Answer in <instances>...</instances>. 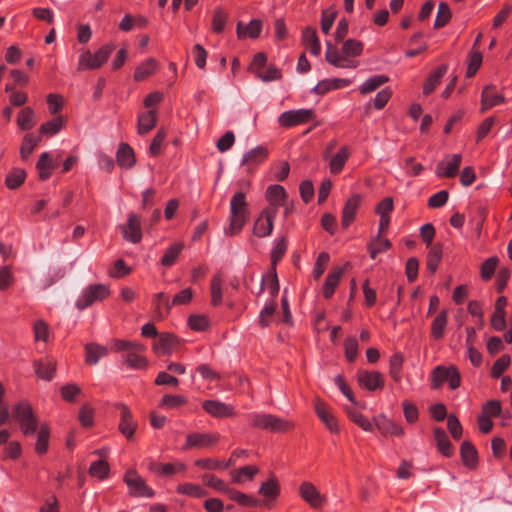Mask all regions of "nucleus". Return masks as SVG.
<instances>
[{
    "label": "nucleus",
    "instance_id": "nucleus-59",
    "mask_svg": "<svg viewBox=\"0 0 512 512\" xmlns=\"http://www.w3.org/2000/svg\"><path fill=\"white\" fill-rule=\"evenodd\" d=\"M110 471V467L107 461L105 460H97L91 463L89 467V474L92 477L98 478L100 480H104L108 477Z\"/></svg>",
    "mask_w": 512,
    "mask_h": 512
},
{
    "label": "nucleus",
    "instance_id": "nucleus-42",
    "mask_svg": "<svg viewBox=\"0 0 512 512\" xmlns=\"http://www.w3.org/2000/svg\"><path fill=\"white\" fill-rule=\"evenodd\" d=\"M427 255L426 266L430 273H435L442 259L443 247L442 244L436 243L429 247Z\"/></svg>",
    "mask_w": 512,
    "mask_h": 512
},
{
    "label": "nucleus",
    "instance_id": "nucleus-47",
    "mask_svg": "<svg viewBox=\"0 0 512 512\" xmlns=\"http://www.w3.org/2000/svg\"><path fill=\"white\" fill-rule=\"evenodd\" d=\"M287 240L285 237L275 239L274 246L270 253L271 267L275 269L277 263L283 258L287 251Z\"/></svg>",
    "mask_w": 512,
    "mask_h": 512
},
{
    "label": "nucleus",
    "instance_id": "nucleus-44",
    "mask_svg": "<svg viewBox=\"0 0 512 512\" xmlns=\"http://www.w3.org/2000/svg\"><path fill=\"white\" fill-rule=\"evenodd\" d=\"M349 158V149L347 146H343L340 150L331 158L329 163L330 172L332 174H338L342 171L346 161Z\"/></svg>",
    "mask_w": 512,
    "mask_h": 512
},
{
    "label": "nucleus",
    "instance_id": "nucleus-63",
    "mask_svg": "<svg viewBox=\"0 0 512 512\" xmlns=\"http://www.w3.org/2000/svg\"><path fill=\"white\" fill-rule=\"evenodd\" d=\"M273 273L263 277L261 282V290L267 289L272 298H274L279 292V282L276 274V270L272 269Z\"/></svg>",
    "mask_w": 512,
    "mask_h": 512
},
{
    "label": "nucleus",
    "instance_id": "nucleus-38",
    "mask_svg": "<svg viewBox=\"0 0 512 512\" xmlns=\"http://www.w3.org/2000/svg\"><path fill=\"white\" fill-rule=\"evenodd\" d=\"M35 125V112L34 109L26 106L23 107L17 115V126L22 131H28Z\"/></svg>",
    "mask_w": 512,
    "mask_h": 512
},
{
    "label": "nucleus",
    "instance_id": "nucleus-21",
    "mask_svg": "<svg viewBox=\"0 0 512 512\" xmlns=\"http://www.w3.org/2000/svg\"><path fill=\"white\" fill-rule=\"evenodd\" d=\"M269 151L267 147L259 145L248 152L242 158L241 165L247 166L248 169H254L262 164L268 157Z\"/></svg>",
    "mask_w": 512,
    "mask_h": 512
},
{
    "label": "nucleus",
    "instance_id": "nucleus-20",
    "mask_svg": "<svg viewBox=\"0 0 512 512\" xmlns=\"http://www.w3.org/2000/svg\"><path fill=\"white\" fill-rule=\"evenodd\" d=\"M202 408L215 418L233 417L236 415L234 406L218 400H205L202 403Z\"/></svg>",
    "mask_w": 512,
    "mask_h": 512
},
{
    "label": "nucleus",
    "instance_id": "nucleus-53",
    "mask_svg": "<svg viewBox=\"0 0 512 512\" xmlns=\"http://www.w3.org/2000/svg\"><path fill=\"white\" fill-rule=\"evenodd\" d=\"M326 60L336 66L341 68H355L357 67V62L355 61H348L343 56H341L338 51L332 50L330 47H328V50L326 52Z\"/></svg>",
    "mask_w": 512,
    "mask_h": 512
},
{
    "label": "nucleus",
    "instance_id": "nucleus-64",
    "mask_svg": "<svg viewBox=\"0 0 512 512\" xmlns=\"http://www.w3.org/2000/svg\"><path fill=\"white\" fill-rule=\"evenodd\" d=\"M26 173L21 168H15L8 173L5 179V184L9 189L18 188L25 180Z\"/></svg>",
    "mask_w": 512,
    "mask_h": 512
},
{
    "label": "nucleus",
    "instance_id": "nucleus-45",
    "mask_svg": "<svg viewBox=\"0 0 512 512\" xmlns=\"http://www.w3.org/2000/svg\"><path fill=\"white\" fill-rule=\"evenodd\" d=\"M258 473V468L253 465H247L230 472L232 482L240 484L245 480H251Z\"/></svg>",
    "mask_w": 512,
    "mask_h": 512
},
{
    "label": "nucleus",
    "instance_id": "nucleus-17",
    "mask_svg": "<svg viewBox=\"0 0 512 512\" xmlns=\"http://www.w3.org/2000/svg\"><path fill=\"white\" fill-rule=\"evenodd\" d=\"M314 408L318 418L325 424L331 433H338L340 431L336 417L324 401L316 399Z\"/></svg>",
    "mask_w": 512,
    "mask_h": 512
},
{
    "label": "nucleus",
    "instance_id": "nucleus-26",
    "mask_svg": "<svg viewBox=\"0 0 512 512\" xmlns=\"http://www.w3.org/2000/svg\"><path fill=\"white\" fill-rule=\"evenodd\" d=\"M434 439L438 451L445 457L449 458L454 454V448L445 432L441 427H435L433 429Z\"/></svg>",
    "mask_w": 512,
    "mask_h": 512
},
{
    "label": "nucleus",
    "instance_id": "nucleus-48",
    "mask_svg": "<svg viewBox=\"0 0 512 512\" xmlns=\"http://www.w3.org/2000/svg\"><path fill=\"white\" fill-rule=\"evenodd\" d=\"M176 492L193 498H203L208 494L207 490L194 483L179 484L176 488Z\"/></svg>",
    "mask_w": 512,
    "mask_h": 512
},
{
    "label": "nucleus",
    "instance_id": "nucleus-19",
    "mask_svg": "<svg viewBox=\"0 0 512 512\" xmlns=\"http://www.w3.org/2000/svg\"><path fill=\"white\" fill-rule=\"evenodd\" d=\"M357 380L359 385L368 391H375L384 387L383 375L378 371L361 370L357 374Z\"/></svg>",
    "mask_w": 512,
    "mask_h": 512
},
{
    "label": "nucleus",
    "instance_id": "nucleus-13",
    "mask_svg": "<svg viewBox=\"0 0 512 512\" xmlns=\"http://www.w3.org/2000/svg\"><path fill=\"white\" fill-rule=\"evenodd\" d=\"M114 407L120 410L119 431L127 440L133 439L137 429V422L134 421L131 410L123 403H116Z\"/></svg>",
    "mask_w": 512,
    "mask_h": 512
},
{
    "label": "nucleus",
    "instance_id": "nucleus-60",
    "mask_svg": "<svg viewBox=\"0 0 512 512\" xmlns=\"http://www.w3.org/2000/svg\"><path fill=\"white\" fill-rule=\"evenodd\" d=\"M95 410L89 403H84L78 415L80 424L85 428H90L94 425Z\"/></svg>",
    "mask_w": 512,
    "mask_h": 512
},
{
    "label": "nucleus",
    "instance_id": "nucleus-49",
    "mask_svg": "<svg viewBox=\"0 0 512 512\" xmlns=\"http://www.w3.org/2000/svg\"><path fill=\"white\" fill-rule=\"evenodd\" d=\"M148 20L143 16L132 17L126 15L120 22L119 27L124 31L147 28Z\"/></svg>",
    "mask_w": 512,
    "mask_h": 512
},
{
    "label": "nucleus",
    "instance_id": "nucleus-40",
    "mask_svg": "<svg viewBox=\"0 0 512 512\" xmlns=\"http://www.w3.org/2000/svg\"><path fill=\"white\" fill-rule=\"evenodd\" d=\"M448 323V311L442 310L431 324V336L435 340H440L444 336L445 328Z\"/></svg>",
    "mask_w": 512,
    "mask_h": 512
},
{
    "label": "nucleus",
    "instance_id": "nucleus-14",
    "mask_svg": "<svg viewBox=\"0 0 512 512\" xmlns=\"http://www.w3.org/2000/svg\"><path fill=\"white\" fill-rule=\"evenodd\" d=\"M461 161V154L446 155L445 158L441 160L436 166V176L439 178H452L456 176L461 165Z\"/></svg>",
    "mask_w": 512,
    "mask_h": 512
},
{
    "label": "nucleus",
    "instance_id": "nucleus-28",
    "mask_svg": "<svg viewBox=\"0 0 512 512\" xmlns=\"http://www.w3.org/2000/svg\"><path fill=\"white\" fill-rule=\"evenodd\" d=\"M376 427L383 435H392L397 437H402L404 435V429L402 426L391 419H388L384 415H380L376 420Z\"/></svg>",
    "mask_w": 512,
    "mask_h": 512
},
{
    "label": "nucleus",
    "instance_id": "nucleus-30",
    "mask_svg": "<svg viewBox=\"0 0 512 512\" xmlns=\"http://www.w3.org/2000/svg\"><path fill=\"white\" fill-rule=\"evenodd\" d=\"M460 455L462 463L469 469H474L478 463V453L475 446L469 442L464 441L460 447Z\"/></svg>",
    "mask_w": 512,
    "mask_h": 512
},
{
    "label": "nucleus",
    "instance_id": "nucleus-62",
    "mask_svg": "<svg viewBox=\"0 0 512 512\" xmlns=\"http://www.w3.org/2000/svg\"><path fill=\"white\" fill-rule=\"evenodd\" d=\"M86 351V363L95 365L101 357H103L107 350L105 347L95 344H89L85 347Z\"/></svg>",
    "mask_w": 512,
    "mask_h": 512
},
{
    "label": "nucleus",
    "instance_id": "nucleus-22",
    "mask_svg": "<svg viewBox=\"0 0 512 512\" xmlns=\"http://www.w3.org/2000/svg\"><path fill=\"white\" fill-rule=\"evenodd\" d=\"M178 344V338L172 333H161L152 345L157 355H170L173 348Z\"/></svg>",
    "mask_w": 512,
    "mask_h": 512
},
{
    "label": "nucleus",
    "instance_id": "nucleus-5",
    "mask_svg": "<svg viewBox=\"0 0 512 512\" xmlns=\"http://www.w3.org/2000/svg\"><path fill=\"white\" fill-rule=\"evenodd\" d=\"M445 382L448 383L451 390H455L461 385V375L456 366H436L431 373V388L439 389Z\"/></svg>",
    "mask_w": 512,
    "mask_h": 512
},
{
    "label": "nucleus",
    "instance_id": "nucleus-50",
    "mask_svg": "<svg viewBox=\"0 0 512 512\" xmlns=\"http://www.w3.org/2000/svg\"><path fill=\"white\" fill-rule=\"evenodd\" d=\"M187 403L188 399L183 395L165 394L159 402V407L165 409H175L182 407Z\"/></svg>",
    "mask_w": 512,
    "mask_h": 512
},
{
    "label": "nucleus",
    "instance_id": "nucleus-29",
    "mask_svg": "<svg viewBox=\"0 0 512 512\" xmlns=\"http://www.w3.org/2000/svg\"><path fill=\"white\" fill-rule=\"evenodd\" d=\"M149 470L155 473L171 476L176 473L184 472L186 470V465L182 462H174V463H159L152 462L149 466Z\"/></svg>",
    "mask_w": 512,
    "mask_h": 512
},
{
    "label": "nucleus",
    "instance_id": "nucleus-36",
    "mask_svg": "<svg viewBox=\"0 0 512 512\" xmlns=\"http://www.w3.org/2000/svg\"><path fill=\"white\" fill-rule=\"evenodd\" d=\"M41 135L35 133H27L23 139L20 146V156L22 160L28 159L33 150L38 146L41 142Z\"/></svg>",
    "mask_w": 512,
    "mask_h": 512
},
{
    "label": "nucleus",
    "instance_id": "nucleus-3",
    "mask_svg": "<svg viewBox=\"0 0 512 512\" xmlns=\"http://www.w3.org/2000/svg\"><path fill=\"white\" fill-rule=\"evenodd\" d=\"M12 418L17 421L25 436L33 435L38 429V418L27 401H20L14 406Z\"/></svg>",
    "mask_w": 512,
    "mask_h": 512
},
{
    "label": "nucleus",
    "instance_id": "nucleus-37",
    "mask_svg": "<svg viewBox=\"0 0 512 512\" xmlns=\"http://www.w3.org/2000/svg\"><path fill=\"white\" fill-rule=\"evenodd\" d=\"M145 351H132L129 353H125L122 358L124 363L132 369H146L148 367V360L142 354Z\"/></svg>",
    "mask_w": 512,
    "mask_h": 512
},
{
    "label": "nucleus",
    "instance_id": "nucleus-8",
    "mask_svg": "<svg viewBox=\"0 0 512 512\" xmlns=\"http://www.w3.org/2000/svg\"><path fill=\"white\" fill-rule=\"evenodd\" d=\"M316 118L313 109L288 110L281 113L278 117V123L281 127L291 128L297 125L305 124Z\"/></svg>",
    "mask_w": 512,
    "mask_h": 512
},
{
    "label": "nucleus",
    "instance_id": "nucleus-51",
    "mask_svg": "<svg viewBox=\"0 0 512 512\" xmlns=\"http://www.w3.org/2000/svg\"><path fill=\"white\" fill-rule=\"evenodd\" d=\"M183 247L182 243H175L169 246L161 258V265L165 267H171L174 265L182 252Z\"/></svg>",
    "mask_w": 512,
    "mask_h": 512
},
{
    "label": "nucleus",
    "instance_id": "nucleus-52",
    "mask_svg": "<svg viewBox=\"0 0 512 512\" xmlns=\"http://www.w3.org/2000/svg\"><path fill=\"white\" fill-rule=\"evenodd\" d=\"M50 430L48 425L42 424L38 431L37 441L35 444V451L37 454H45L49 446Z\"/></svg>",
    "mask_w": 512,
    "mask_h": 512
},
{
    "label": "nucleus",
    "instance_id": "nucleus-54",
    "mask_svg": "<svg viewBox=\"0 0 512 512\" xmlns=\"http://www.w3.org/2000/svg\"><path fill=\"white\" fill-rule=\"evenodd\" d=\"M348 417L364 431H372L373 424L362 413L357 411L354 407L345 408Z\"/></svg>",
    "mask_w": 512,
    "mask_h": 512
},
{
    "label": "nucleus",
    "instance_id": "nucleus-16",
    "mask_svg": "<svg viewBox=\"0 0 512 512\" xmlns=\"http://www.w3.org/2000/svg\"><path fill=\"white\" fill-rule=\"evenodd\" d=\"M349 265L350 263L346 262L343 266H335L329 271L322 287V294L325 299H330L334 295L345 269Z\"/></svg>",
    "mask_w": 512,
    "mask_h": 512
},
{
    "label": "nucleus",
    "instance_id": "nucleus-23",
    "mask_svg": "<svg viewBox=\"0 0 512 512\" xmlns=\"http://www.w3.org/2000/svg\"><path fill=\"white\" fill-rule=\"evenodd\" d=\"M265 197L270 204L267 209H276L284 205L287 199V192L285 188L279 184L269 185L266 189Z\"/></svg>",
    "mask_w": 512,
    "mask_h": 512
},
{
    "label": "nucleus",
    "instance_id": "nucleus-58",
    "mask_svg": "<svg viewBox=\"0 0 512 512\" xmlns=\"http://www.w3.org/2000/svg\"><path fill=\"white\" fill-rule=\"evenodd\" d=\"M276 307V303L273 299L265 303L259 314V324L261 327L265 328L271 324Z\"/></svg>",
    "mask_w": 512,
    "mask_h": 512
},
{
    "label": "nucleus",
    "instance_id": "nucleus-12",
    "mask_svg": "<svg viewBox=\"0 0 512 512\" xmlns=\"http://www.w3.org/2000/svg\"><path fill=\"white\" fill-rule=\"evenodd\" d=\"M299 494L301 498L313 509H320L326 503L325 496H323L318 488L309 481H304L300 484Z\"/></svg>",
    "mask_w": 512,
    "mask_h": 512
},
{
    "label": "nucleus",
    "instance_id": "nucleus-15",
    "mask_svg": "<svg viewBox=\"0 0 512 512\" xmlns=\"http://www.w3.org/2000/svg\"><path fill=\"white\" fill-rule=\"evenodd\" d=\"M505 102V96L502 92L497 90L493 84L486 85L481 93V107L480 112L485 113L491 108L501 105Z\"/></svg>",
    "mask_w": 512,
    "mask_h": 512
},
{
    "label": "nucleus",
    "instance_id": "nucleus-10",
    "mask_svg": "<svg viewBox=\"0 0 512 512\" xmlns=\"http://www.w3.org/2000/svg\"><path fill=\"white\" fill-rule=\"evenodd\" d=\"M141 221L142 218L139 214L133 212L128 214L127 223L120 226V231L126 241L133 244H137L141 241Z\"/></svg>",
    "mask_w": 512,
    "mask_h": 512
},
{
    "label": "nucleus",
    "instance_id": "nucleus-33",
    "mask_svg": "<svg viewBox=\"0 0 512 512\" xmlns=\"http://www.w3.org/2000/svg\"><path fill=\"white\" fill-rule=\"evenodd\" d=\"M158 68V62L154 58H148L143 63L138 65L134 72L135 81H143L149 76L153 75Z\"/></svg>",
    "mask_w": 512,
    "mask_h": 512
},
{
    "label": "nucleus",
    "instance_id": "nucleus-41",
    "mask_svg": "<svg viewBox=\"0 0 512 512\" xmlns=\"http://www.w3.org/2000/svg\"><path fill=\"white\" fill-rule=\"evenodd\" d=\"M392 244L389 239L383 238L382 235H377L368 244L369 255L372 259H376L377 255L388 251Z\"/></svg>",
    "mask_w": 512,
    "mask_h": 512
},
{
    "label": "nucleus",
    "instance_id": "nucleus-27",
    "mask_svg": "<svg viewBox=\"0 0 512 512\" xmlns=\"http://www.w3.org/2000/svg\"><path fill=\"white\" fill-rule=\"evenodd\" d=\"M448 71L447 64H441L435 70H433L423 84V94H431L435 88L439 85L441 79Z\"/></svg>",
    "mask_w": 512,
    "mask_h": 512
},
{
    "label": "nucleus",
    "instance_id": "nucleus-6",
    "mask_svg": "<svg viewBox=\"0 0 512 512\" xmlns=\"http://www.w3.org/2000/svg\"><path fill=\"white\" fill-rule=\"evenodd\" d=\"M110 295V288L105 284H91L83 289L77 298L75 306L78 310H84L96 302L105 300Z\"/></svg>",
    "mask_w": 512,
    "mask_h": 512
},
{
    "label": "nucleus",
    "instance_id": "nucleus-39",
    "mask_svg": "<svg viewBox=\"0 0 512 512\" xmlns=\"http://www.w3.org/2000/svg\"><path fill=\"white\" fill-rule=\"evenodd\" d=\"M389 81V77L383 74H377L374 75L367 80H365L360 86H359V92L363 95L372 93L376 91L379 87L384 85Z\"/></svg>",
    "mask_w": 512,
    "mask_h": 512
},
{
    "label": "nucleus",
    "instance_id": "nucleus-35",
    "mask_svg": "<svg viewBox=\"0 0 512 512\" xmlns=\"http://www.w3.org/2000/svg\"><path fill=\"white\" fill-rule=\"evenodd\" d=\"M36 168L38 169L39 178L41 180H47L51 177L52 171L55 168V164L53 163V159L48 152H44L39 156V159L36 163Z\"/></svg>",
    "mask_w": 512,
    "mask_h": 512
},
{
    "label": "nucleus",
    "instance_id": "nucleus-43",
    "mask_svg": "<svg viewBox=\"0 0 512 512\" xmlns=\"http://www.w3.org/2000/svg\"><path fill=\"white\" fill-rule=\"evenodd\" d=\"M423 35L424 34H412L408 43V47L405 50V55L407 57L412 58L426 50L427 43L423 39Z\"/></svg>",
    "mask_w": 512,
    "mask_h": 512
},
{
    "label": "nucleus",
    "instance_id": "nucleus-57",
    "mask_svg": "<svg viewBox=\"0 0 512 512\" xmlns=\"http://www.w3.org/2000/svg\"><path fill=\"white\" fill-rule=\"evenodd\" d=\"M193 297V292L191 288H186L177 293L172 301H166L165 308L167 312L171 310L173 306L186 305L191 302Z\"/></svg>",
    "mask_w": 512,
    "mask_h": 512
},
{
    "label": "nucleus",
    "instance_id": "nucleus-18",
    "mask_svg": "<svg viewBox=\"0 0 512 512\" xmlns=\"http://www.w3.org/2000/svg\"><path fill=\"white\" fill-rule=\"evenodd\" d=\"M363 201L361 194H353L344 204L341 213V224L344 229L348 228L355 220L357 211Z\"/></svg>",
    "mask_w": 512,
    "mask_h": 512
},
{
    "label": "nucleus",
    "instance_id": "nucleus-25",
    "mask_svg": "<svg viewBox=\"0 0 512 512\" xmlns=\"http://www.w3.org/2000/svg\"><path fill=\"white\" fill-rule=\"evenodd\" d=\"M483 34H478L472 50L469 52L467 57V69H466V77L472 78L477 71L479 70L482 64V53L476 49V46L480 43L481 37Z\"/></svg>",
    "mask_w": 512,
    "mask_h": 512
},
{
    "label": "nucleus",
    "instance_id": "nucleus-61",
    "mask_svg": "<svg viewBox=\"0 0 512 512\" xmlns=\"http://www.w3.org/2000/svg\"><path fill=\"white\" fill-rule=\"evenodd\" d=\"M259 493L266 498L275 499L280 493V486L275 478H271L268 481L262 483L259 488Z\"/></svg>",
    "mask_w": 512,
    "mask_h": 512
},
{
    "label": "nucleus",
    "instance_id": "nucleus-55",
    "mask_svg": "<svg viewBox=\"0 0 512 512\" xmlns=\"http://www.w3.org/2000/svg\"><path fill=\"white\" fill-rule=\"evenodd\" d=\"M61 398L68 403H75L77 397L82 393L80 386L76 383H68L60 387Z\"/></svg>",
    "mask_w": 512,
    "mask_h": 512
},
{
    "label": "nucleus",
    "instance_id": "nucleus-1",
    "mask_svg": "<svg viewBox=\"0 0 512 512\" xmlns=\"http://www.w3.org/2000/svg\"><path fill=\"white\" fill-rule=\"evenodd\" d=\"M249 220L248 203L243 192L235 193L230 201L229 224L224 228L228 237L238 235Z\"/></svg>",
    "mask_w": 512,
    "mask_h": 512
},
{
    "label": "nucleus",
    "instance_id": "nucleus-31",
    "mask_svg": "<svg viewBox=\"0 0 512 512\" xmlns=\"http://www.w3.org/2000/svg\"><path fill=\"white\" fill-rule=\"evenodd\" d=\"M224 494H226L230 500L235 501L244 507H257L259 505V501L253 496L240 492L229 486H227Z\"/></svg>",
    "mask_w": 512,
    "mask_h": 512
},
{
    "label": "nucleus",
    "instance_id": "nucleus-2",
    "mask_svg": "<svg viewBox=\"0 0 512 512\" xmlns=\"http://www.w3.org/2000/svg\"><path fill=\"white\" fill-rule=\"evenodd\" d=\"M249 425L269 433H286L295 427L291 420L270 413L252 412L247 415Z\"/></svg>",
    "mask_w": 512,
    "mask_h": 512
},
{
    "label": "nucleus",
    "instance_id": "nucleus-4",
    "mask_svg": "<svg viewBox=\"0 0 512 512\" xmlns=\"http://www.w3.org/2000/svg\"><path fill=\"white\" fill-rule=\"evenodd\" d=\"M114 49V44L108 43L95 52L88 49L84 50L79 56L77 70L85 71L100 68L108 60Z\"/></svg>",
    "mask_w": 512,
    "mask_h": 512
},
{
    "label": "nucleus",
    "instance_id": "nucleus-24",
    "mask_svg": "<svg viewBox=\"0 0 512 512\" xmlns=\"http://www.w3.org/2000/svg\"><path fill=\"white\" fill-rule=\"evenodd\" d=\"M33 367L36 375L45 381H51L56 373V361L52 358H44L40 360H35L33 362Z\"/></svg>",
    "mask_w": 512,
    "mask_h": 512
},
{
    "label": "nucleus",
    "instance_id": "nucleus-9",
    "mask_svg": "<svg viewBox=\"0 0 512 512\" xmlns=\"http://www.w3.org/2000/svg\"><path fill=\"white\" fill-rule=\"evenodd\" d=\"M221 439L217 432H193L186 436V441L183 446L184 450L198 448L207 449L215 446Z\"/></svg>",
    "mask_w": 512,
    "mask_h": 512
},
{
    "label": "nucleus",
    "instance_id": "nucleus-34",
    "mask_svg": "<svg viewBox=\"0 0 512 512\" xmlns=\"http://www.w3.org/2000/svg\"><path fill=\"white\" fill-rule=\"evenodd\" d=\"M157 123V113L154 110H150L141 113L138 116L137 132L140 135H144L151 131Z\"/></svg>",
    "mask_w": 512,
    "mask_h": 512
},
{
    "label": "nucleus",
    "instance_id": "nucleus-32",
    "mask_svg": "<svg viewBox=\"0 0 512 512\" xmlns=\"http://www.w3.org/2000/svg\"><path fill=\"white\" fill-rule=\"evenodd\" d=\"M116 159L120 167H133L135 164V154L131 146L126 143H121L116 153Z\"/></svg>",
    "mask_w": 512,
    "mask_h": 512
},
{
    "label": "nucleus",
    "instance_id": "nucleus-11",
    "mask_svg": "<svg viewBox=\"0 0 512 512\" xmlns=\"http://www.w3.org/2000/svg\"><path fill=\"white\" fill-rule=\"evenodd\" d=\"M276 215V209H264L254 222L253 234L259 238L270 236Z\"/></svg>",
    "mask_w": 512,
    "mask_h": 512
},
{
    "label": "nucleus",
    "instance_id": "nucleus-46",
    "mask_svg": "<svg viewBox=\"0 0 512 512\" xmlns=\"http://www.w3.org/2000/svg\"><path fill=\"white\" fill-rule=\"evenodd\" d=\"M65 120L63 117H55L40 126L39 134L46 136H54L62 130L64 127Z\"/></svg>",
    "mask_w": 512,
    "mask_h": 512
},
{
    "label": "nucleus",
    "instance_id": "nucleus-7",
    "mask_svg": "<svg viewBox=\"0 0 512 512\" xmlns=\"http://www.w3.org/2000/svg\"><path fill=\"white\" fill-rule=\"evenodd\" d=\"M123 481L129 489L132 497L152 498L154 496L153 489L146 484V481L133 469L126 471Z\"/></svg>",
    "mask_w": 512,
    "mask_h": 512
},
{
    "label": "nucleus",
    "instance_id": "nucleus-56",
    "mask_svg": "<svg viewBox=\"0 0 512 512\" xmlns=\"http://www.w3.org/2000/svg\"><path fill=\"white\" fill-rule=\"evenodd\" d=\"M403 362H404V359H403L402 354H400V353H396L390 358L389 374L395 382H400L402 379L401 372H402Z\"/></svg>",
    "mask_w": 512,
    "mask_h": 512
}]
</instances>
